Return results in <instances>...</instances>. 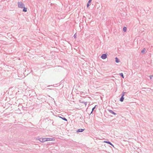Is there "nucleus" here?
<instances>
[{
  "instance_id": "2",
  "label": "nucleus",
  "mask_w": 153,
  "mask_h": 153,
  "mask_svg": "<svg viewBox=\"0 0 153 153\" xmlns=\"http://www.w3.org/2000/svg\"><path fill=\"white\" fill-rule=\"evenodd\" d=\"M41 142H44L47 141L46 138H41L39 139Z\"/></svg>"
},
{
  "instance_id": "17",
  "label": "nucleus",
  "mask_w": 153,
  "mask_h": 153,
  "mask_svg": "<svg viewBox=\"0 0 153 153\" xmlns=\"http://www.w3.org/2000/svg\"><path fill=\"white\" fill-rule=\"evenodd\" d=\"M74 38H76V33L74 34Z\"/></svg>"
},
{
  "instance_id": "14",
  "label": "nucleus",
  "mask_w": 153,
  "mask_h": 153,
  "mask_svg": "<svg viewBox=\"0 0 153 153\" xmlns=\"http://www.w3.org/2000/svg\"><path fill=\"white\" fill-rule=\"evenodd\" d=\"M123 31L124 32H126V27H124L123 29Z\"/></svg>"
},
{
  "instance_id": "20",
  "label": "nucleus",
  "mask_w": 153,
  "mask_h": 153,
  "mask_svg": "<svg viewBox=\"0 0 153 153\" xmlns=\"http://www.w3.org/2000/svg\"><path fill=\"white\" fill-rule=\"evenodd\" d=\"M89 6V4L88 3H87V7H88Z\"/></svg>"
},
{
  "instance_id": "4",
  "label": "nucleus",
  "mask_w": 153,
  "mask_h": 153,
  "mask_svg": "<svg viewBox=\"0 0 153 153\" xmlns=\"http://www.w3.org/2000/svg\"><path fill=\"white\" fill-rule=\"evenodd\" d=\"M103 142L107 143L108 144H109L110 145L112 146L114 148H115L114 146L110 141L105 140L103 141Z\"/></svg>"
},
{
  "instance_id": "7",
  "label": "nucleus",
  "mask_w": 153,
  "mask_h": 153,
  "mask_svg": "<svg viewBox=\"0 0 153 153\" xmlns=\"http://www.w3.org/2000/svg\"><path fill=\"white\" fill-rule=\"evenodd\" d=\"M124 98V97L123 96H121V97L120 98V101L121 102H123Z\"/></svg>"
},
{
  "instance_id": "1",
  "label": "nucleus",
  "mask_w": 153,
  "mask_h": 153,
  "mask_svg": "<svg viewBox=\"0 0 153 153\" xmlns=\"http://www.w3.org/2000/svg\"><path fill=\"white\" fill-rule=\"evenodd\" d=\"M18 6L19 8H23L24 7L25 4L19 1L18 2Z\"/></svg>"
},
{
  "instance_id": "3",
  "label": "nucleus",
  "mask_w": 153,
  "mask_h": 153,
  "mask_svg": "<svg viewBox=\"0 0 153 153\" xmlns=\"http://www.w3.org/2000/svg\"><path fill=\"white\" fill-rule=\"evenodd\" d=\"M107 57V55L106 54H103L101 56V58L103 59H105Z\"/></svg>"
},
{
  "instance_id": "5",
  "label": "nucleus",
  "mask_w": 153,
  "mask_h": 153,
  "mask_svg": "<svg viewBox=\"0 0 153 153\" xmlns=\"http://www.w3.org/2000/svg\"><path fill=\"white\" fill-rule=\"evenodd\" d=\"M108 111H109V112L110 113H111V114H114V115H116V114L112 110H108Z\"/></svg>"
},
{
  "instance_id": "10",
  "label": "nucleus",
  "mask_w": 153,
  "mask_h": 153,
  "mask_svg": "<svg viewBox=\"0 0 153 153\" xmlns=\"http://www.w3.org/2000/svg\"><path fill=\"white\" fill-rule=\"evenodd\" d=\"M115 61H116V62L117 63H118L120 62L119 60L117 57L115 58Z\"/></svg>"
},
{
  "instance_id": "18",
  "label": "nucleus",
  "mask_w": 153,
  "mask_h": 153,
  "mask_svg": "<svg viewBox=\"0 0 153 153\" xmlns=\"http://www.w3.org/2000/svg\"><path fill=\"white\" fill-rule=\"evenodd\" d=\"M153 77L152 76H150V79H152V78Z\"/></svg>"
},
{
  "instance_id": "19",
  "label": "nucleus",
  "mask_w": 153,
  "mask_h": 153,
  "mask_svg": "<svg viewBox=\"0 0 153 153\" xmlns=\"http://www.w3.org/2000/svg\"><path fill=\"white\" fill-rule=\"evenodd\" d=\"M91 1H92V0H89V1H88V3L89 4L90 3H91Z\"/></svg>"
},
{
  "instance_id": "13",
  "label": "nucleus",
  "mask_w": 153,
  "mask_h": 153,
  "mask_svg": "<svg viewBox=\"0 0 153 153\" xmlns=\"http://www.w3.org/2000/svg\"><path fill=\"white\" fill-rule=\"evenodd\" d=\"M120 75L122 78H124V76H123V73H120Z\"/></svg>"
},
{
  "instance_id": "16",
  "label": "nucleus",
  "mask_w": 153,
  "mask_h": 153,
  "mask_svg": "<svg viewBox=\"0 0 153 153\" xmlns=\"http://www.w3.org/2000/svg\"><path fill=\"white\" fill-rule=\"evenodd\" d=\"M95 107H96V106H95L94 107H93L92 109V111H91V114L93 112V111L94 110V109H95Z\"/></svg>"
},
{
  "instance_id": "21",
  "label": "nucleus",
  "mask_w": 153,
  "mask_h": 153,
  "mask_svg": "<svg viewBox=\"0 0 153 153\" xmlns=\"http://www.w3.org/2000/svg\"><path fill=\"white\" fill-rule=\"evenodd\" d=\"M82 102L84 103L85 105H86V103H87L86 102Z\"/></svg>"
},
{
  "instance_id": "11",
  "label": "nucleus",
  "mask_w": 153,
  "mask_h": 153,
  "mask_svg": "<svg viewBox=\"0 0 153 153\" xmlns=\"http://www.w3.org/2000/svg\"><path fill=\"white\" fill-rule=\"evenodd\" d=\"M59 117L60 118H61L62 119H63V120H64L65 121H67V119L65 118L64 117Z\"/></svg>"
},
{
  "instance_id": "9",
  "label": "nucleus",
  "mask_w": 153,
  "mask_h": 153,
  "mask_svg": "<svg viewBox=\"0 0 153 153\" xmlns=\"http://www.w3.org/2000/svg\"><path fill=\"white\" fill-rule=\"evenodd\" d=\"M24 8L23 9V11L24 12H26L27 11V8L26 7H23Z\"/></svg>"
},
{
  "instance_id": "6",
  "label": "nucleus",
  "mask_w": 153,
  "mask_h": 153,
  "mask_svg": "<svg viewBox=\"0 0 153 153\" xmlns=\"http://www.w3.org/2000/svg\"><path fill=\"white\" fill-rule=\"evenodd\" d=\"M85 129H79L77 131L78 132H82Z\"/></svg>"
},
{
  "instance_id": "8",
  "label": "nucleus",
  "mask_w": 153,
  "mask_h": 153,
  "mask_svg": "<svg viewBox=\"0 0 153 153\" xmlns=\"http://www.w3.org/2000/svg\"><path fill=\"white\" fill-rule=\"evenodd\" d=\"M53 138H46L47 141H52Z\"/></svg>"
},
{
  "instance_id": "15",
  "label": "nucleus",
  "mask_w": 153,
  "mask_h": 153,
  "mask_svg": "<svg viewBox=\"0 0 153 153\" xmlns=\"http://www.w3.org/2000/svg\"><path fill=\"white\" fill-rule=\"evenodd\" d=\"M125 93H126V92H125L124 91L123 92L122 94V96L124 97Z\"/></svg>"
},
{
  "instance_id": "12",
  "label": "nucleus",
  "mask_w": 153,
  "mask_h": 153,
  "mask_svg": "<svg viewBox=\"0 0 153 153\" xmlns=\"http://www.w3.org/2000/svg\"><path fill=\"white\" fill-rule=\"evenodd\" d=\"M146 49L144 48L143 49V50H142V51H141V53H144L145 51H146Z\"/></svg>"
}]
</instances>
